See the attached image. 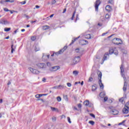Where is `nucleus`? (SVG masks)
<instances>
[{
	"mask_svg": "<svg viewBox=\"0 0 129 129\" xmlns=\"http://www.w3.org/2000/svg\"><path fill=\"white\" fill-rule=\"evenodd\" d=\"M47 66L45 63L38 62L34 65V68H29V69L33 74H40L41 72L36 69H46Z\"/></svg>",
	"mask_w": 129,
	"mask_h": 129,
	"instance_id": "obj_1",
	"label": "nucleus"
},
{
	"mask_svg": "<svg viewBox=\"0 0 129 129\" xmlns=\"http://www.w3.org/2000/svg\"><path fill=\"white\" fill-rule=\"evenodd\" d=\"M97 75H98L99 77L98 79L100 88H101V89H103V88H104V86L103 85V84H102V82L101 81V77L102 76V74H101L100 71H98Z\"/></svg>",
	"mask_w": 129,
	"mask_h": 129,
	"instance_id": "obj_2",
	"label": "nucleus"
},
{
	"mask_svg": "<svg viewBox=\"0 0 129 129\" xmlns=\"http://www.w3.org/2000/svg\"><path fill=\"white\" fill-rule=\"evenodd\" d=\"M61 68L59 66H55L53 67H51L49 68V71L50 72H56V71H58V70H60Z\"/></svg>",
	"mask_w": 129,
	"mask_h": 129,
	"instance_id": "obj_3",
	"label": "nucleus"
},
{
	"mask_svg": "<svg viewBox=\"0 0 129 129\" xmlns=\"http://www.w3.org/2000/svg\"><path fill=\"white\" fill-rule=\"evenodd\" d=\"M109 54L111 55L112 54H114V55H118V51L116 48L114 47V48H111L109 51Z\"/></svg>",
	"mask_w": 129,
	"mask_h": 129,
	"instance_id": "obj_4",
	"label": "nucleus"
},
{
	"mask_svg": "<svg viewBox=\"0 0 129 129\" xmlns=\"http://www.w3.org/2000/svg\"><path fill=\"white\" fill-rule=\"evenodd\" d=\"M121 76L124 79V85L123 87V91H126V87H127V82H126V78L124 76V75L121 74Z\"/></svg>",
	"mask_w": 129,
	"mask_h": 129,
	"instance_id": "obj_5",
	"label": "nucleus"
},
{
	"mask_svg": "<svg viewBox=\"0 0 129 129\" xmlns=\"http://www.w3.org/2000/svg\"><path fill=\"white\" fill-rule=\"evenodd\" d=\"M113 43L115 45H121L122 44V41L119 38H114L113 39Z\"/></svg>",
	"mask_w": 129,
	"mask_h": 129,
	"instance_id": "obj_6",
	"label": "nucleus"
},
{
	"mask_svg": "<svg viewBox=\"0 0 129 129\" xmlns=\"http://www.w3.org/2000/svg\"><path fill=\"white\" fill-rule=\"evenodd\" d=\"M99 5H100V0H97L95 4V8L97 12L98 11V7H99Z\"/></svg>",
	"mask_w": 129,
	"mask_h": 129,
	"instance_id": "obj_7",
	"label": "nucleus"
},
{
	"mask_svg": "<svg viewBox=\"0 0 129 129\" xmlns=\"http://www.w3.org/2000/svg\"><path fill=\"white\" fill-rule=\"evenodd\" d=\"M68 63H69L70 65H75L76 64V62L74 59V58L71 59L69 61Z\"/></svg>",
	"mask_w": 129,
	"mask_h": 129,
	"instance_id": "obj_8",
	"label": "nucleus"
},
{
	"mask_svg": "<svg viewBox=\"0 0 129 129\" xmlns=\"http://www.w3.org/2000/svg\"><path fill=\"white\" fill-rule=\"evenodd\" d=\"M108 58H109V53H108V52H106L104 55L103 61H104L105 60H107Z\"/></svg>",
	"mask_w": 129,
	"mask_h": 129,
	"instance_id": "obj_9",
	"label": "nucleus"
},
{
	"mask_svg": "<svg viewBox=\"0 0 129 129\" xmlns=\"http://www.w3.org/2000/svg\"><path fill=\"white\" fill-rule=\"evenodd\" d=\"M128 108H127L126 107H124V108H123L122 109V112L124 114H126L127 113H128Z\"/></svg>",
	"mask_w": 129,
	"mask_h": 129,
	"instance_id": "obj_10",
	"label": "nucleus"
},
{
	"mask_svg": "<svg viewBox=\"0 0 129 129\" xmlns=\"http://www.w3.org/2000/svg\"><path fill=\"white\" fill-rule=\"evenodd\" d=\"M84 104L86 106H88L89 105L90 107H91V104H90V103H89V100H87L84 102Z\"/></svg>",
	"mask_w": 129,
	"mask_h": 129,
	"instance_id": "obj_11",
	"label": "nucleus"
},
{
	"mask_svg": "<svg viewBox=\"0 0 129 129\" xmlns=\"http://www.w3.org/2000/svg\"><path fill=\"white\" fill-rule=\"evenodd\" d=\"M111 112H112V114H113L114 115H116L118 114V111H117V110L114 109L111 110Z\"/></svg>",
	"mask_w": 129,
	"mask_h": 129,
	"instance_id": "obj_12",
	"label": "nucleus"
},
{
	"mask_svg": "<svg viewBox=\"0 0 129 129\" xmlns=\"http://www.w3.org/2000/svg\"><path fill=\"white\" fill-rule=\"evenodd\" d=\"M75 61L76 62V64H77L78 62L80 61V56H77L74 58Z\"/></svg>",
	"mask_w": 129,
	"mask_h": 129,
	"instance_id": "obj_13",
	"label": "nucleus"
},
{
	"mask_svg": "<svg viewBox=\"0 0 129 129\" xmlns=\"http://www.w3.org/2000/svg\"><path fill=\"white\" fill-rule=\"evenodd\" d=\"M0 24H2V25H8V24H10V23L8 22V21L1 20L0 21Z\"/></svg>",
	"mask_w": 129,
	"mask_h": 129,
	"instance_id": "obj_14",
	"label": "nucleus"
},
{
	"mask_svg": "<svg viewBox=\"0 0 129 129\" xmlns=\"http://www.w3.org/2000/svg\"><path fill=\"white\" fill-rule=\"evenodd\" d=\"M106 11H107V12H110L111 11V7L109 5H107L105 7Z\"/></svg>",
	"mask_w": 129,
	"mask_h": 129,
	"instance_id": "obj_15",
	"label": "nucleus"
},
{
	"mask_svg": "<svg viewBox=\"0 0 129 129\" xmlns=\"http://www.w3.org/2000/svg\"><path fill=\"white\" fill-rule=\"evenodd\" d=\"M51 110H52V111H55L56 112H59V110L58 109V108L51 107Z\"/></svg>",
	"mask_w": 129,
	"mask_h": 129,
	"instance_id": "obj_16",
	"label": "nucleus"
},
{
	"mask_svg": "<svg viewBox=\"0 0 129 129\" xmlns=\"http://www.w3.org/2000/svg\"><path fill=\"white\" fill-rule=\"evenodd\" d=\"M15 49H16V47H14V44H12L11 45V53L13 54L14 52H15Z\"/></svg>",
	"mask_w": 129,
	"mask_h": 129,
	"instance_id": "obj_17",
	"label": "nucleus"
},
{
	"mask_svg": "<svg viewBox=\"0 0 129 129\" xmlns=\"http://www.w3.org/2000/svg\"><path fill=\"white\" fill-rule=\"evenodd\" d=\"M97 89V87H96V85H93L92 86V91H95V90Z\"/></svg>",
	"mask_w": 129,
	"mask_h": 129,
	"instance_id": "obj_18",
	"label": "nucleus"
},
{
	"mask_svg": "<svg viewBox=\"0 0 129 129\" xmlns=\"http://www.w3.org/2000/svg\"><path fill=\"white\" fill-rule=\"evenodd\" d=\"M85 38L86 39H91V36L90 35V34H87V35H85Z\"/></svg>",
	"mask_w": 129,
	"mask_h": 129,
	"instance_id": "obj_19",
	"label": "nucleus"
},
{
	"mask_svg": "<svg viewBox=\"0 0 129 129\" xmlns=\"http://www.w3.org/2000/svg\"><path fill=\"white\" fill-rule=\"evenodd\" d=\"M80 37V36H79V37L76 38L75 39H74V40H73L72 41L71 43H70V45H72V44H73V43H74V42H75V41H76V40H78V39H79Z\"/></svg>",
	"mask_w": 129,
	"mask_h": 129,
	"instance_id": "obj_20",
	"label": "nucleus"
},
{
	"mask_svg": "<svg viewBox=\"0 0 129 129\" xmlns=\"http://www.w3.org/2000/svg\"><path fill=\"white\" fill-rule=\"evenodd\" d=\"M82 43H83V45H86V44H88V41L85 40H81Z\"/></svg>",
	"mask_w": 129,
	"mask_h": 129,
	"instance_id": "obj_21",
	"label": "nucleus"
},
{
	"mask_svg": "<svg viewBox=\"0 0 129 129\" xmlns=\"http://www.w3.org/2000/svg\"><path fill=\"white\" fill-rule=\"evenodd\" d=\"M59 89H64V88H66V86L64 85H59Z\"/></svg>",
	"mask_w": 129,
	"mask_h": 129,
	"instance_id": "obj_22",
	"label": "nucleus"
},
{
	"mask_svg": "<svg viewBox=\"0 0 129 129\" xmlns=\"http://www.w3.org/2000/svg\"><path fill=\"white\" fill-rule=\"evenodd\" d=\"M73 73L75 76H77V75H78L79 72L77 71H73Z\"/></svg>",
	"mask_w": 129,
	"mask_h": 129,
	"instance_id": "obj_23",
	"label": "nucleus"
},
{
	"mask_svg": "<svg viewBox=\"0 0 129 129\" xmlns=\"http://www.w3.org/2000/svg\"><path fill=\"white\" fill-rule=\"evenodd\" d=\"M43 30H48V29H50V26L48 25H46L43 27Z\"/></svg>",
	"mask_w": 129,
	"mask_h": 129,
	"instance_id": "obj_24",
	"label": "nucleus"
},
{
	"mask_svg": "<svg viewBox=\"0 0 129 129\" xmlns=\"http://www.w3.org/2000/svg\"><path fill=\"white\" fill-rule=\"evenodd\" d=\"M66 49H67V46H64L62 49H60L59 50V52H61L62 53H63L64 51L66 50Z\"/></svg>",
	"mask_w": 129,
	"mask_h": 129,
	"instance_id": "obj_25",
	"label": "nucleus"
},
{
	"mask_svg": "<svg viewBox=\"0 0 129 129\" xmlns=\"http://www.w3.org/2000/svg\"><path fill=\"white\" fill-rule=\"evenodd\" d=\"M26 1H24V2H17L18 5H20V4H21V5H26Z\"/></svg>",
	"mask_w": 129,
	"mask_h": 129,
	"instance_id": "obj_26",
	"label": "nucleus"
},
{
	"mask_svg": "<svg viewBox=\"0 0 129 129\" xmlns=\"http://www.w3.org/2000/svg\"><path fill=\"white\" fill-rule=\"evenodd\" d=\"M105 93L103 92L100 93V97H103V96H105Z\"/></svg>",
	"mask_w": 129,
	"mask_h": 129,
	"instance_id": "obj_27",
	"label": "nucleus"
},
{
	"mask_svg": "<svg viewBox=\"0 0 129 129\" xmlns=\"http://www.w3.org/2000/svg\"><path fill=\"white\" fill-rule=\"evenodd\" d=\"M4 31L5 32H9V31H11V28H5Z\"/></svg>",
	"mask_w": 129,
	"mask_h": 129,
	"instance_id": "obj_28",
	"label": "nucleus"
},
{
	"mask_svg": "<svg viewBox=\"0 0 129 129\" xmlns=\"http://www.w3.org/2000/svg\"><path fill=\"white\" fill-rule=\"evenodd\" d=\"M124 107H126L127 108H128V109H129V102H127V103H126V104H125Z\"/></svg>",
	"mask_w": 129,
	"mask_h": 129,
	"instance_id": "obj_29",
	"label": "nucleus"
},
{
	"mask_svg": "<svg viewBox=\"0 0 129 129\" xmlns=\"http://www.w3.org/2000/svg\"><path fill=\"white\" fill-rule=\"evenodd\" d=\"M121 73H123V64H121L120 67Z\"/></svg>",
	"mask_w": 129,
	"mask_h": 129,
	"instance_id": "obj_30",
	"label": "nucleus"
},
{
	"mask_svg": "<svg viewBox=\"0 0 129 129\" xmlns=\"http://www.w3.org/2000/svg\"><path fill=\"white\" fill-rule=\"evenodd\" d=\"M15 0H6L5 3H14Z\"/></svg>",
	"mask_w": 129,
	"mask_h": 129,
	"instance_id": "obj_31",
	"label": "nucleus"
},
{
	"mask_svg": "<svg viewBox=\"0 0 129 129\" xmlns=\"http://www.w3.org/2000/svg\"><path fill=\"white\" fill-rule=\"evenodd\" d=\"M75 14H76V11H74V13L73 14V16H72L71 20H74V17H75Z\"/></svg>",
	"mask_w": 129,
	"mask_h": 129,
	"instance_id": "obj_32",
	"label": "nucleus"
},
{
	"mask_svg": "<svg viewBox=\"0 0 129 129\" xmlns=\"http://www.w3.org/2000/svg\"><path fill=\"white\" fill-rule=\"evenodd\" d=\"M89 123L91 124V125H94V121H92V120H90L89 121Z\"/></svg>",
	"mask_w": 129,
	"mask_h": 129,
	"instance_id": "obj_33",
	"label": "nucleus"
},
{
	"mask_svg": "<svg viewBox=\"0 0 129 129\" xmlns=\"http://www.w3.org/2000/svg\"><path fill=\"white\" fill-rule=\"evenodd\" d=\"M63 98L64 100H66V101H68V97L67 96V95L64 96Z\"/></svg>",
	"mask_w": 129,
	"mask_h": 129,
	"instance_id": "obj_34",
	"label": "nucleus"
},
{
	"mask_svg": "<svg viewBox=\"0 0 129 129\" xmlns=\"http://www.w3.org/2000/svg\"><path fill=\"white\" fill-rule=\"evenodd\" d=\"M123 101L124 99L122 97L119 99V102H121V103H123Z\"/></svg>",
	"mask_w": 129,
	"mask_h": 129,
	"instance_id": "obj_35",
	"label": "nucleus"
},
{
	"mask_svg": "<svg viewBox=\"0 0 129 129\" xmlns=\"http://www.w3.org/2000/svg\"><path fill=\"white\" fill-rule=\"evenodd\" d=\"M46 64H47V66H48V67H49V68L50 67H51V66H52V64L49 62H47Z\"/></svg>",
	"mask_w": 129,
	"mask_h": 129,
	"instance_id": "obj_36",
	"label": "nucleus"
},
{
	"mask_svg": "<svg viewBox=\"0 0 129 129\" xmlns=\"http://www.w3.org/2000/svg\"><path fill=\"white\" fill-rule=\"evenodd\" d=\"M35 50L36 51V52L38 51H40V48H39V47L38 46H36L35 48Z\"/></svg>",
	"mask_w": 129,
	"mask_h": 129,
	"instance_id": "obj_37",
	"label": "nucleus"
},
{
	"mask_svg": "<svg viewBox=\"0 0 129 129\" xmlns=\"http://www.w3.org/2000/svg\"><path fill=\"white\" fill-rule=\"evenodd\" d=\"M105 19H109V18H110V16H109V15L108 14H106L105 16Z\"/></svg>",
	"mask_w": 129,
	"mask_h": 129,
	"instance_id": "obj_38",
	"label": "nucleus"
},
{
	"mask_svg": "<svg viewBox=\"0 0 129 129\" xmlns=\"http://www.w3.org/2000/svg\"><path fill=\"white\" fill-rule=\"evenodd\" d=\"M56 99H57V101H58V102L61 101V97H60V96L57 97Z\"/></svg>",
	"mask_w": 129,
	"mask_h": 129,
	"instance_id": "obj_39",
	"label": "nucleus"
},
{
	"mask_svg": "<svg viewBox=\"0 0 129 129\" xmlns=\"http://www.w3.org/2000/svg\"><path fill=\"white\" fill-rule=\"evenodd\" d=\"M62 52H60V51H59L58 52H56L55 53V55H60V54H62Z\"/></svg>",
	"mask_w": 129,
	"mask_h": 129,
	"instance_id": "obj_40",
	"label": "nucleus"
},
{
	"mask_svg": "<svg viewBox=\"0 0 129 129\" xmlns=\"http://www.w3.org/2000/svg\"><path fill=\"white\" fill-rule=\"evenodd\" d=\"M108 3L110 5H112V4H113V2L112 1V0H108Z\"/></svg>",
	"mask_w": 129,
	"mask_h": 129,
	"instance_id": "obj_41",
	"label": "nucleus"
},
{
	"mask_svg": "<svg viewBox=\"0 0 129 129\" xmlns=\"http://www.w3.org/2000/svg\"><path fill=\"white\" fill-rule=\"evenodd\" d=\"M125 121H126L125 120H123L121 122H120V123H119L118 124V125H121V124L124 123V122H125Z\"/></svg>",
	"mask_w": 129,
	"mask_h": 129,
	"instance_id": "obj_42",
	"label": "nucleus"
},
{
	"mask_svg": "<svg viewBox=\"0 0 129 129\" xmlns=\"http://www.w3.org/2000/svg\"><path fill=\"white\" fill-rule=\"evenodd\" d=\"M68 121L69 122V123H71L72 122L70 117H68Z\"/></svg>",
	"mask_w": 129,
	"mask_h": 129,
	"instance_id": "obj_43",
	"label": "nucleus"
},
{
	"mask_svg": "<svg viewBox=\"0 0 129 129\" xmlns=\"http://www.w3.org/2000/svg\"><path fill=\"white\" fill-rule=\"evenodd\" d=\"M31 40L32 41H35V40H36V36H32L31 37Z\"/></svg>",
	"mask_w": 129,
	"mask_h": 129,
	"instance_id": "obj_44",
	"label": "nucleus"
},
{
	"mask_svg": "<svg viewBox=\"0 0 129 129\" xmlns=\"http://www.w3.org/2000/svg\"><path fill=\"white\" fill-rule=\"evenodd\" d=\"M67 84L68 87H71V86H72V85L70 83H68Z\"/></svg>",
	"mask_w": 129,
	"mask_h": 129,
	"instance_id": "obj_45",
	"label": "nucleus"
},
{
	"mask_svg": "<svg viewBox=\"0 0 129 129\" xmlns=\"http://www.w3.org/2000/svg\"><path fill=\"white\" fill-rule=\"evenodd\" d=\"M52 121H56V117H52Z\"/></svg>",
	"mask_w": 129,
	"mask_h": 129,
	"instance_id": "obj_46",
	"label": "nucleus"
},
{
	"mask_svg": "<svg viewBox=\"0 0 129 129\" xmlns=\"http://www.w3.org/2000/svg\"><path fill=\"white\" fill-rule=\"evenodd\" d=\"M53 88H54L55 89H59V85L53 87Z\"/></svg>",
	"mask_w": 129,
	"mask_h": 129,
	"instance_id": "obj_47",
	"label": "nucleus"
},
{
	"mask_svg": "<svg viewBox=\"0 0 129 129\" xmlns=\"http://www.w3.org/2000/svg\"><path fill=\"white\" fill-rule=\"evenodd\" d=\"M90 115L92 116V117H93L94 118H95V115L92 113H90Z\"/></svg>",
	"mask_w": 129,
	"mask_h": 129,
	"instance_id": "obj_48",
	"label": "nucleus"
},
{
	"mask_svg": "<svg viewBox=\"0 0 129 129\" xmlns=\"http://www.w3.org/2000/svg\"><path fill=\"white\" fill-rule=\"evenodd\" d=\"M92 80H93V78H92V77H90L89 78V82H91V81H92Z\"/></svg>",
	"mask_w": 129,
	"mask_h": 129,
	"instance_id": "obj_49",
	"label": "nucleus"
},
{
	"mask_svg": "<svg viewBox=\"0 0 129 129\" xmlns=\"http://www.w3.org/2000/svg\"><path fill=\"white\" fill-rule=\"evenodd\" d=\"M56 4V1L55 0H53L51 2V5H54Z\"/></svg>",
	"mask_w": 129,
	"mask_h": 129,
	"instance_id": "obj_50",
	"label": "nucleus"
},
{
	"mask_svg": "<svg viewBox=\"0 0 129 129\" xmlns=\"http://www.w3.org/2000/svg\"><path fill=\"white\" fill-rule=\"evenodd\" d=\"M5 12H10V10H9V9H8V8H4V9Z\"/></svg>",
	"mask_w": 129,
	"mask_h": 129,
	"instance_id": "obj_51",
	"label": "nucleus"
},
{
	"mask_svg": "<svg viewBox=\"0 0 129 129\" xmlns=\"http://www.w3.org/2000/svg\"><path fill=\"white\" fill-rule=\"evenodd\" d=\"M81 83L80 82H76L75 83V85H77V84H80Z\"/></svg>",
	"mask_w": 129,
	"mask_h": 129,
	"instance_id": "obj_52",
	"label": "nucleus"
},
{
	"mask_svg": "<svg viewBox=\"0 0 129 129\" xmlns=\"http://www.w3.org/2000/svg\"><path fill=\"white\" fill-rule=\"evenodd\" d=\"M108 98L107 97H105L104 98V101H107Z\"/></svg>",
	"mask_w": 129,
	"mask_h": 129,
	"instance_id": "obj_53",
	"label": "nucleus"
},
{
	"mask_svg": "<svg viewBox=\"0 0 129 129\" xmlns=\"http://www.w3.org/2000/svg\"><path fill=\"white\" fill-rule=\"evenodd\" d=\"M36 98H40V96H39V94H37L35 95Z\"/></svg>",
	"mask_w": 129,
	"mask_h": 129,
	"instance_id": "obj_54",
	"label": "nucleus"
},
{
	"mask_svg": "<svg viewBox=\"0 0 129 129\" xmlns=\"http://www.w3.org/2000/svg\"><path fill=\"white\" fill-rule=\"evenodd\" d=\"M42 81L43 82H46V78H42Z\"/></svg>",
	"mask_w": 129,
	"mask_h": 129,
	"instance_id": "obj_55",
	"label": "nucleus"
},
{
	"mask_svg": "<svg viewBox=\"0 0 129 129\" xmlns=\"http://www.w3.org/2000/svg\"><path fill=\"white\" fill-rule=\"evenodd\" d=\"M78 107L79 108H80L81 107V106H82V105H81V104H79L78 105Z\"/></svg>",
	"mask_w": 129,
	"mask_h": 129,
	"instance_id": "obj_56",
	"label": "nucleus"
},
{
	"mask_svg": "<svg viewBox=\"0 0 129 129\" xmlns=\"http://www.w3.org/2000/svg\"><path fill=\"white\" fill-rule=\"evenodd\" d=\"M76 52L77 53H78L79 52V49H78V48L76 49Z\"/></svg>",
	"mask_w": 129,
	"mask_h": 129,
	"instance_id": "obj_57",
	"label": "nucleus"
},
{
	"mask_svg": "<svg viewBox=\"0 0 129 129\" xmlns=\"http://www.w3.org/2000/svg\"><path fill=\"white\" fill-rule=\"evenodd\" d=\"M73 109H74L75 110H78L76 107H73Z\"/></svg>",
	"mask_w": 129,
	"mask_h": 129,
	"instance_id": "obj_58",
	"label": "nucleus"
},
{
	"mask_svg": "<svg viewBox=\"0 0 129 129\" xmlns=\"http://www.w3.org/2000/svg\"><path fill=\"white\" fill-rule=\"evenodd\" d=\"M3 114H5L4 113H0V118H2V116H3Z\"/></svg>",
	"mask_w": 129,
	"mask_h": 129,
	"instance_id": "obj_59",
	"label": "nucleus"
},
{
	"mask_svg": "<svg viewBox=\"0 0 129 129\" xmlns=\"http://www.w3.org/2000/svg\"><path fill=\"white\" fill-rule=\"evenodd\" d=\"M35 8H36V9H39V8H40V6H38V5H36V6H35Z\"/></svg>",
	"mask_w": 129,
	"mask_h": 129,
	"instance_id": "obj_60",
	"label": "nucleus"
},
{
	"mask_svg": "<svg viewBox=\"0 0 129 129\" xmlns=\"http://www.w3.org/2000/svg\"><path fill=\"white\" fill-rule=\"evenodd\" d=\"M25 17H26V18H27V19H28H28H30V17H29V16H28V15H25Z\"/></svg>",
	"mask_w": 129,
	"mask_h": 129,
	"instance_id": "obj_61",
	"label": "nucleus"
},
{
	"mask_svg": "<svg viewBox=\"0 0 129 129\" xmlns=\"http://www.w3.org/2000/svg\"><path fill=\"white\" fill-rule=\"evenodd\" d=\"M37 100H41V101H42V102H44V100H43L42 99H38Z\"/></svg>",
	"mask_w": 129,
	"mask_h": 129,
	"instance_id": "obj_62",
	"label": "nucleus"
},
{
	"mask_svg": "<svg viewBox=\"0 0 129 129\" xmlns=\"http://www.w3.org/2000/svg\"><path fill=\"white\" fill-rule=\"evenodd\" d=\"M106 34H107V32L103 33L102 34V36H104V35H106Z\"/></svg>",
	"mask_w": 129,
	"mask_h": 129,
	"instance_id": "obj_63",
	"label": "nucleus"
},
{
	"mask_svg": "<svg viewBox=\"0 0 129 129\" xmlns=\"http://www.w3.org/2000/svg\"><path fill=\"white\" fill-rule=\"evenodd\" d=\"M66 11H67V9H64V10H63V14H64V13H66Z\"/></svg>",
	"mask_w": 129,
	"mask_h": 129,
	"instance_id": "obj_64",
	"label": "nucleus"
}]
</instances>
